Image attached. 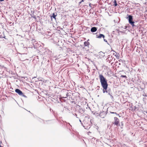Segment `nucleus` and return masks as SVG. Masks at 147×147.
<instances>
[{"mask_svg":"<svg viewBox=\"0 0 147 147\" xmlns=\"http://www.w3.org/2000/svg\"><path fill=\"white\" fill-rule=\"evenodd\" d=\"M99 78L102 87L103 88V91L105 93L104 90H106L107 88L108 84L107 79L102 74H99Z\"/></svg>","mask_w":147,"mask_h":147,"instance_id":"obj_1","label":"nucleus"},{"mask_svg":"<svg viewBox=\"0 0 147 147\" xmlns=\"http://www.w3.org/2000/svg\"><path fill=\"white\" fill-rule=\"evenodd\" d=\"M113 123L117 127H118L120 126L119 119L116 117H114V121Z\"/></svg>","mask_w":147,"mask_h":147,"instance_id":"obj_2","label":"nucleus"},{"mask_svg":"<svg viewBox=\"0 0 147 147\" xmlns=\"http://www.w3.org/2000/svg\"><path fill=\"white\" fill-rule=\"evenodd\" d=\"M128 18L129 23L131 25L132 27L135 26V25L134 24V22L133 21L132 16L131 15H129Z\"/></svg>","mask_w":147,"mask_h":147,"instance_id":"obj_3","label":"nucleus"},{"mask_svg":"<svg viewBox=\"0 0 147 147\" xmlns=\"http://www.w3.org/2000/svg\"><path fill=\"white\" fill-rule=\"evenodd\" d=\"M97 29L95 27H92L91 29V31L92 32H94L97 31Z\"/></svg>","mask_w":147,"mask_h":147,"instance_id":"obj_4","label":"nucleus"},{"mask_svg":"<svg viewBox=\"0 0 147 147\" xmlns=\"http://www.w3.org/2000/svg\"><path fill=\"white\" fill-rule=\"evenodd\" d=\"M85 46H88L90 45V43L87 41L85 42L84 43Z\"/></svg>","mask_w":147,"mask_h":147,"instance_id":"obj_5","label":"nucleus"},{"mask_svg":"<svg viewBox=\"0 0 147 147\" xmlns=\"http://www.w3.org/2000/svg\"><path fill=\"white\" fill-rule=\"evenodd\" d=\"M19 95L21 96H22L25 97L26 96L25 95H24L22 92L20 90H19Z\"/></svg>","mask_w":147,"mask_h":147,"instance_id":"obj_6","label":"nucleus"},{"mask_svg":"<svg viewBox=\"0 0 147 147\" xmlns=\"http://www.w3.org/2000/svg\"><path fill=\"white\" fill-rule=\"evenodd\" d=\"M102 37L104 38L105 37V36L104 35L101 34H100L99 36L98 37V38H100Z\"/></svg>","mask_w":147,"mask_h":147,"instance_id":"obj_7","label":"nucleus"},{"mask_svg":"<svg viewBox=\"0 0 147 147\" xmlns=\"http://www.w3.org/2000/svg\"><path fill=\"white\" fill-rule=\"evenodd\" d=\"M56 15H55V13H53V16H52V17L54 18H55V17H56Z\"/></svg>","mask_w":147,"mask_h":147,"instance_id":"obj_8","label":"nucleus"},{"mask_svg":"<svg viewBox=\"0 0 147 147\" xmlns=\"http://www.w3.org/2000/svg\"><path fill=\"white\" fill-rule=\"evenodd\" d=\"M114 5L115 6L117 5V2L116 0H115L114 1Z\"/></svg>","mask_w":147,"mask_h":147,"instance_id":"obj_9","label":"nucleus"},{"mask_svg":"<svg viewBox=\"0 0 147 147\" xmlns=\"http://www.w3.org/2000/svg\"><path fill=\"white\" fill-rule=\"evenodd\" d=\"M15 91L17 93H18V89H16Z\"/></svg>","mask_w":147,"mask_h":147,"instance_id":"obj_10","label":"nucleus"},{"mask_svg":"<svg viewBox=\"0 0 147 147\" xmlns=\"http://www.w3.org/2000/svg\"><path fill=\"white\" fill-rule=\"evenodd\" d=\"M121 77H123V78H126L127 77L126 76H123V75H122L121 76Z\"/></svg>","mask_w":147,"mask_h":147,"instance_id":"obj_11","label":"nucleus"},{"mask_svg":"<svg viewBox=\"0 0 147 147\" xmlns=\"http://www.w3.org/2000/svg\"><path fill=\"white\" fill-rule=\"evenodd\" d=\"M84 0H81V1H80V2L79 3H80H80H81L82 2H84Z\"/></svg>","mask_w":147,"mask_h":147,"instance_id":"obj_12","label":"nucleus"},{"mask_svg":"<svg viewBox=\"0 0 147 147\" xmlns=\"http://www.w3.org/2000/svg\"><path fill=\"white\" fill-rule=\"evenodd\" d=\"M68 94V92H67V93L66 94V97H65V98H66L67 96H68L67 95Z\"/></svg>","mask_w":147,"mask_h":147,"instance_id":"obj_13","label":"nucleus"},{"mask_svg":"<svg viewBox=\"0 0 147 147\" xmlns=\"http://www.w3.org/2000/svg\"><path fill=\"white\" fill-rule=\"evenodd\" d=\"M112 113H113V114H117V113H116V112H113Z\"/></svg>","mask_w":147,"mask_h":147,"instance_id":"obj_14","label":"nucleus"},{"mask_svg":"<svg viewBox=\"0 0 147 147\" xmlns=\"http://www.w3.org/2000/svg\"><path fill=\"white\" fill-rule=\"evenodd\" d=\"M104 40L105 42H107V40H106L104 39Z\"/></svg>","mask_w":147,"mask_h":147,"instance_id":"obj_15","label":"nucleus"},{"mask_svg":"<svg viewBox=\"0 0 147 147\" xmlns=\"http://www.w3.org/2000/svg\"><path fill=\"white\" fill-rule=\"evenodd\" d=\"M4 0H0V1H3Z\"/></svg>","mask_w":147,"mask_h":147,"instance_id":"obj_16","label":"nucleus"},{"mask_svg":"<svg viewBox=\"0 0 147 147\" xmlns=\"http://www.w3.org/2000/svg\"><path fill=\"white\" fill-rule=\"evenodd\" d=\"M127 28V27L126 26H125V28Z\"/></svg>","mask_w":147,"mask_h":147,"instance_id":"obj_17","label":"nucleus"}]
</instances>
